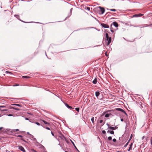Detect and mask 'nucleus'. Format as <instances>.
Returning a JSON list of instances; mask_svg holds the SVG:
<instances>
[{
    "instance_id": "f704fd0d",
    "label": "nucleus",
    "mask_w": 152,
    "mask_h": 152,
    "mask_svg": "<svg viewBox=\"0 0 152 152\" xmlns=\"http://www.w3.org/2000/svg\"><path fill=\"white\" fill-rule=\"evenodd\" d=\"M151 144L152 145V137H151Z\"/></svg>"
},
{
    "instance_id": "dca6fc26",
    "label": "nucleus",
    "mask_w": 152,
    "mask_h": 152,
    "mask_svg": "<svg viewBox=\"0 0 152 152\" xmlns=\"http://www.w3.org/2000/svg\"><path fill=\"white\" fill-rule=\"evenodd\" d=\"M99 94H100V93L99 92L96 91V92L95 95H96V96L97 97H98V96L99 95Z\"/></svg>"
},
{
    "instance_id": "c85d7f7f",
    "label": "nucleus",
    "mask_w": 152,
    "mask_h": 152,
    "mask_svg": "<svg viewBox=\"0 0 152 152\" xmlns=\"http://www.w3.org/2000/svg\"><path fill=\"white\" fill-rule=\"evenodd\" d=\"M108 140H112V137L110 136L109 137H108Z\"/></svg>"
},
{
    "instance_id": "c756f323",
    "label": "nucleus",
    "mask_w": 152,
    "mask_h": 152,
    "mask_svg": "<svg viewBox=\"0 0 152 152\" xmlns=\"http://www.w3.org/2000/svg\"><path fill=\"white\" fill-rule=\"evenodd\" d=\"M0 110H1V111H7L8 110L7 109H5L1 110V109H0Z\"/></svg>"
},
{
    "instance_id": "1a4fd4ad",
    "label": "nucleus",
    "mask_w": 152,
    "mask_h": 152,
    "mask_svg": "<svg viewBox=\"0 0 152 152\" xmlns=\"http://www.w3.org/2000/svg\"><path fill=\"white\" fill-rule=\"evenodd\" d=\"M5 131V129L3 127H0V133L4 132Z\"/></svg>"
},
{
    "instance_id": "393cba45",
    "label": "nucleus",
    "mask_w": 152,
    "mask_h": 152,
    "mask_svg": "<svg viewBox=\"0 0 152 152\" xmlns=\"http://www.w3.org/2000/svg\"><path fill=\"white\" fill-rule=\"evenodd\" d=\"M75 110H76L77 111H78V112H79V110H80V108H79V107H77V108H75Z\"/></svg>"
},
{
    "instance_id": "4468645a",
    "label": "nucleus",
    "mask_w": 152,
    "mask_h": 152,
    "mask_svg": "<svg viewBox=\"0 0 152 152\" xmlns=\"http://www.w3.org/2000/svg\"><path fill=\"white\" fill-rule=\"evenodd\" d=\"M97 82V80L96 78H95L93 81V83L94 84H96Z\"/></svg>"
},
{
    "instance_id": "a211bd4d",
    "label": "nucleus",
    "mask_w": 152,
    "mask_h": 152,
    "mask_svg": "<svg viewBox=\"0 0 152 152\" xmlns=\"http://www.w3.org/2000/svg\"><path fill=\"white\" fill-rule=\"evenodd\" d=\"M11 108L12 109H14L15 110H20V109H18V108H16V107H11Z\"/></svg>"
},
{
    "instance_id": "4be33fe9",
    "label": "nucleus",
    "mask_w": 152,
    "mask_h": 152,
    "mask_svg": "<svg viewBox=\"0 0 152 152\" xmlns=\"http://www.w3.org/2000/svg\"><path fill=\"white\" fill-rule=\"evenodd\" d=\"M22 77L24 78H30V77H29V76H23Z\"/></svg>"
},
{
    "instance_id": "cd10ccee",
    "label": "nucleus",
    "mask_w": 152,
    "mask_h": 152,
    "mask_svg": "<svg viewBox=\"0 0 152 152\" xmlns=\"http://www.w3.org/2000/svg\"><path fill=\"white\" fill-rule=\"evenodd\" d=\"M110 133L111 134H114V132L113 131H110Z\"/></svg>"
},
{
    "instance_id": "6e6552de",
    "label": "nucleus",
    "mask_w": 152,
    "mask_h": 152,
    "mask_svg": "<svg viewBox=\"0 0 152 152\" xmlns=\"http://www.w3.org/2000/svg\"><path fill=\"white\" fill-rule=\"evenodd\" d=\"M108 41V42L107 43V45H109L111 42V37H110L109 38H108V40H107Z\"/></svg>"
},
{
    "instance_id": "37998d69",
    "label": "nucleus",
    "mask_w": 152,
    "mask_h": 152,
    "mask_svg": "<svg viewBox=\"0 0 152 152\" xmlns=\"http://www.w3.org/2000/svg\"><path fill=\"white\" fill-rule=\"evenodd\" d=\"M124 113H125V114L126 116H127V114L126 113L125 111V112H124Z\"/></svg>"
},
{
    "instance_id": "9b49d317",
    "label": "nucleus",
    "mask_w": 152,
    "mask_h": 152,
    "mask_svg": "<svg viewBox=\"0 0 152 152\" xmlns=\"http://www.w3.org/2000/svg\"><path fill=\"white\" fill-rule=\"evenodd\" d=\"M113 24L114 26L115 27H118V23L116 22H114L113 23Z\"/></svg>"
},
{
    "instance_id": "7c9ffc66",
    "label": "nucleus",
    "mask_w": 152,
    "mask_h": 152,
    "mask_svg": "<svg viewBox=\"0 0 152 152\" xmlns=\"http://www.w3.org/2000/svg\"><path fill=\"white\" fill-rule=\"evenodd\" d=\"M102 132L103 134H105L106 133V132L105 130L102 131Z\"/></svg>"
},
{
    "instance_id": "412c9836",
    "label": "nucleus",
    "mask_w": 152,
    "mask_h": 152,
    "mask_svg": "<svg viewBox=\"0 0 152 152\" xmlns=\"http://www.w3.org/2000/svg\"><path fill=\"white\" fill-rule=\"evenodd\" d=\"M110 114H107V113L105 115V116L106 117H109V116H110Z\"/></svg>"
},
{
    "instance_id": "79ce46f5",
    "label": "nucleus",
    "mask_w": 152,
    "mask_h": 152,
    "mask_svg": "<svg viewBox=\"0 0 152 152\" xmlns=\"http://www.w3.org/2000/svg\"><path fill=\"white\" fill-rule=\"evenodd\" d=\"M110 28L112 29V24L111 25V26H110Z\"/></svg>"
},
{
    "instance_id": "a878e982",
    "label": "nucleus",
    "mask_w": 152,
    "mask_h": 152,
    "mask_svg": "<svg viewBox=\"0 0 152 152\" xmlns=\"http://www.w3.org/2000/svg\"><path fill=\"white\" fill-rule=\"evenodd\" d=\"M91 121H92L93 123H94V117H92L91 119Z\"/></svg>"
},
{
    "instance_id": "3c124183",
    "label": "nucleus",
    "mask_w": 152,
    "mask_h": 152,
    "mask_svg": "<svg viewBox=\"0 0 152 152\" xmlns=\"http://www.w3.org/2000/svg\"><path fill=\"white\" fill-rule=\"evenodd\" d=\"M26 120H28V118H26Z\"/></svg>"
},
{
    "instance_id": "423d86ee",
    "label": "nucleus",
    "mask_w": 152,
    "mask_h": 152,
    "mask_svg": "<svg viewBox=\"0 0 152 152\" xmlns=\"http://www.w3.org/2000/svg\"><path fill=\"white\" fill-rule=\"evenodd\" d=\"M59 137L63 140H66V137L62 134H61L60 136H59Z\"/></svg>"
},
{
    "instance_id": "39448f33",
    "label": "nucleus",
    "mask_w": 152,
    "mask_h": 152,
    "mask_svg": "<svg viewBox=\"0 0 152 152\" xmlns=\"http://www.w3.org/2000/svg\"><path fill=\"white\" fill-rule=\"evenodd\" d=\"M107 125L108 126L109 129L113 130H115V127L110 126V125L108 124H107Z\"/></svg>"
},
{
    "instance_id": "603ef678",
    "label": "nucleus",
    "mask_w": 152,
    "mask_h": 152,
    "mask_svg": "<svg viewBox=\"0 0 152 152\" xmlns=\"http://www.w3.org/2000/svg\"><path fill=\"white\" fill-rule=\"evenodd\" d=\"M65 152H67V151H65Z\"/></svg>"
},
{
    "instance_id": "f3484780",
    "label": "nucleus",
    "mask_w": 152,
    "mask_h": 152,
    "mask_svg": "<svg viewBox=\"0 0 152 152\" xmlns=\"http://www.w3.org/2000/svg\"><path fill=\"white\" fill-rule=\"evenodd\" d=\"M12 105H13V106H19V107H21L22 106V105L20 104H12Z\"/></svg>"
},
{
    "instance_id": "0eeeda50",
    "label": "nucleus",
    "mask_w": 152,
    "mask_h": 152,
    "mask_svg": "<svg viewBox=\"0 0 152 152\" xmlns=\"http://www.w3.org/2000/svg\"><path fill=\"white\" fill-rule=\"evenodd\" d=\"M42 121L44 122V123L45 124L47 125V126H50V124L48 122H46V121H44V120H42Z\"/></svg>"
},
{
    "instance_id": "a18cd8bd",
    "label": "nucleus",
    "mask_w": 152,
    "mask_h": 152,
    "mask_svg": "<svg viewBox=\"0 0 152 152\" xmlns=\"http://www.w3.org/2000/svg\"><path fill=\"white\" fill-rule=\"evenodd\" d=\"M72 142V144H73V145H74V146H75V148H76V146H75V144H74V143Z\"/></svg>"
},
{
    "instance_id": "8fccbe9b",
    "label": "nucleus",
    "mask_w": 152,
    "mask_h": 152,
    "mask_svg": "<svg viewBox=\"0 0 152 152\" xmlns=\"http://www.w3.org/2000/svg\"><path fill=\"white\" fill-rule=\"evenodd\" d=\"M121 121H123V119H121Z\"/></svg>"
},
{
    "instance_id": "bb28decb",
    "label": "nucleus",
    "mask_w": 152,
    "mask_h": 152,
    "mask_svg": "<svg viewBox=\"0 0 152 152\" xmlns=\"http://www.w3.org/2000/svg\"><path fill=\"white\" fill-rule=\"evenodd\" d=\"M86 9L88 10V11H89L90 10V8L89 7H87L86 8Z\"/></svg>"
},
{
    "instance_id": "20e7f679",
    "label": "nucleus",
    "mask_w": 152,
    "mask_h": 152,
    "mask_svg": "<svg viewBox=\"0 0 152 152\" xmlns=\"http://www.w3.org/2000/svg\"><path fill=\"white\" fill-rule=\"evenodd\" d=\"M143 15V14H140H140H135V15H133L132 16V18L135 17H140L141 16H142Z\"/></svg>"
},
{
    "instance_id": "72a5a7b5",
    "label": "nucleus",
    "mask_w": 152,
    "mask_h": 152,
    "mask_svg": "<svg viewBox=\"0 0 152 152\" xmlns=\"http://www.w3.org/2000/svg\"><path fill=\"white\" fill-rule=\"evenodd\" d=\"M35 123H36V124L37 125H38V126H39V125H40V124L39 123H38V122H37Z\"/></svg>"
},
{
    "instance_id": "a19ab883",
    "label": "nucleus",
    "mask_w": 152,
    "mask_h": 152,
    "mask_svg": "<svg viewBox=\"0 0 152 152\" xmlns=\"http://www.w3.org/2000/svg\"><path fill=\"white\" fill-rule=\"evenodd\" d=\"M110 31L112 32H114V31L112 29H111Z\"/></svg>"
},
{
    "instance_id": "49530a36",
    "label": "nucleus",
    "mask_w": 152,
    "mask_h": 152,
    "mask_svg": "<svg viewBox=\"0 0 152 152\" xmlns=\"http://www.w3.org/2000/svg\"><path fill=\"white\" fill-rule=\"evenodd\" d=\"M19 85L18 84H16V85H14V86H18Z\"/></svg>"
},
{
    "instance_id": "4c0bfd02",
    "label": "nucleus",
    "mask_w": 152,
    "mask_h": 152,
    "mask_svg": "<svg viewBox=\"0 0 152 152\" xmlns=\"http://www.w3.org/2000/svg\"><path fill=\"white\" fill-rule=\"evenodd\" d=\"M15 17H17H17H19V15H15Z\"/></svg>"
},
{
    "instance_id": "9d476101",
    "label": "nucleus",
    "mask_w": 152,
    "mask_h": 152,
    "mask_svg": "<svg viewBox=\"0 0 152 152\" xmlns=\"http://www.w3.org/2000/svg\"><path fill=\"white\" fill-rule=\"evenodd\" d=\"M116 110H118V111H121L123 113H124L125 112V111L124 110H123L122 109H121V108H116Z\"/></svg>"
},
{
    "instance_id": "473e14b6",
    "label": "nucleus",
    "mask_w": 152,
    "mask_h": 152,
    "mask_svg": "<svg viewBox=\"0 0 152 152\" xmlns=\"http://www.w3.org/2000/svg\"><path fill=\"white\" fill-rule=\"evenodd\" d=\"M6 107L5 106H0V107Z\"/></svg>"
},
{
    "instance_id": "c9c22d12",
    "label": "nucleus",
    "mask_w": 152,
    "mask_h": 152,
    "mask_svg": "<svg viewBox=\"0 0 152 152\" xmlns=\"http://www.w3.org/2000/svg\"><path fill=\"white\" fill-rule=\"evenodd\" d=\"M113 141L114 142H115L116 141V140L114 138V139H113Z\"/></svg>"
},
{
    "instance_id": "5701e85b",
    "label": "nucleus",
    "mask_w": 152,
    "mask_h": 152,
    "mask_svg": "<svg viewBox=\"0 0 152 152\" xmlns=\"http://www.w3.org/2000/svg\"><path fill=\"white\" fill-rule=\"evenodd\" d=\"M130 141H128L124 145V147H126L127 145H128V144L129 143V142Z\"/></svg>"
},
{
    "instance_id": "e433bc0d",
    "label": "nucleus",
    "mask_w": 152,
    "mask_h": 152,
    "mask_svg": "<svg viewBox=\"0 0 152 152\" xmlns=\"http://www.w3.org/2000/svg\"><path fill=\"white\" fill-rule=\"evenodd\" d=\"M103 122V120H101L99 121V123H101Z\"/></svg>"
},
{
    "instance_id": "7ed1b4c3",
    "label": "nucleus",
    "mask_w": 152,
    "mask_h": 152,
    "mask_svg": "<svg viewBox=\"0 0 152 152\" xmlns=\"http://www.w3.org/2000/svg\"><path fill=\"white\" fill-rule=\"evenodd\" d=\"M99 8L100 9V10L102 14H103L104 13L105 11V9H104L101 7H99Z\"/></svg>"
},
{
    "instance_id": "f257e3e1",
    "label": "nucleus",
    "mask_w": 152,
    "mask_h": 152,
    "mask_svg": "<svg viewBox=\"0 0 152 152\" xmlns=\"http://www.w3.org/2000/svg\"><path fill=\"white\" fill-rule=\"evenodd\" d=\"M101 26L104 28H109V26H108L107 24L105 23H101Z\"/></svg>"
},
{
    "instance_id": "ddd939ff",
    "label": "nucleus",
    "mask_w": 152,
    "mask_h": 152,
    "mask_svg": "<svg viewBox=\"0 0 152 152\" xmlns=\"http://www.w3.org/2000/svg\"><path fill=\"white\" fill-rule=\"evenodd\" d=\"M132 145H133V143H131V144L130 145V147L128 150V151H130L132 149Z\"/></svg>"
},
{
    "instance_id": "6ab92c4d",
    "label": "nucleus",
    "mask_w": 152,
    "mask_h": 152,
    "mask_svg": "<svg viewBox=\"0 0 152 152\" xmlns=\"http://www.w3.org/2000/svg\"><path fill=\"white\" fill-rule=\"evenodd\" d=\"M42 126L44 127V128H46V129H48V130H50V129L49 127H47V126Z\"/></svg>"
},
{
    "instance_id": "c03bdc74",
    "label": "nucleus",
    "mask_w": 152,
    "mask_h": 152,
    "mask_svg": "<svg viewBox=\"0 0 152 152\" xmlns=\"http://www.w3.org/2000/svg\"><path fill=\"white\" fill-rule=\"evenodd\" d=\"M8 116H12V115H11V114H10L8 115Z\"/></svg>"
},
{
    "instance_id": "f03ea898",
    "label": "nucleus",
    "mask_w": 152,
    "mask_h": 152,
    "mask_svg": "<svg viewBox=\"0 0 152 152\" xmlns=\"http://www.w3.org/2000/svg\"><path fill=\"white\" fill-rule=\"evenodd\" d=\"M18 149L21 151H23V152H26V151L24 149V148L22 146H18Z\"/></svg>"
},
{
    "instance_id": "58836bf2",
    "label": "nucleus",
    "mask_w": 152,
    "mask_h": 152,
    "mask_svg": "<svg viewBox=\"0 0 152 152\" xmlns=\"http://www.w3.org/2000/svg\"><path fill=\"white\" fill-rule=\"evenodd\" d=\"M51 133L52 135L53 136H54V134L52 132H51Z\"/></svg>"
},
{
    "instance_id": "aec40b11",
    "label": "nucleus",
    "mask_w": 152,
    "mask_h": 152,
    "mask_svg": "<svg viewBox=\"0 0 152 152\" xmlns=\"http://www.w3.org/2000/svg\"><path fill=\"white\" fill-rule=\"evenodd\" d=\"M106 37L107 39V40H108V38H109L108 36V34L107 33L106 34Z\"/></svg>"
},
{
    "instance_id": "b1692460",
    "label": "nucleus",
    "mask_w": 152,
    "mask_h": 152,
    "mask_svg": "<svg viewBox=\"0 0 152 152\" xmlns=\"http://www.w3.org/2000/svg\"><path fill=\"white\" fill-rule=\"evenodd\" d=\"M109 10H110L111 11H114L115 12L116 11V10L115 9H110Z\"/></svg>"
},
{
    "instance_id": "f8f14e48",
    "label": "nucleus",
    "mask_w": 152,
    "mask_h": 152,
    "mask_svg": "<svg viewBox=\"0 0 152 152\" xmlns=\"http://www.w3.org/2000/svg\"><path fill=\"white\" fill-rule=\"evenodd\" d=\"M17 137H21L22 138H21V140H23V141L25 142H26L25 140L23 138V137L22 136L20 135H19L17 136Z\"/></svg>"
},
{
    "instance_id": "2f4dec72",
    "label": "nucleus",
    "mask_w": 152,
    "mask_h": 152,
    "mask_svg": "<svg viewBox=\"0 0 152 152\" xmlns=\"http://www.w3.org/2000/svg\"><path fill=\"white\" fill-rule=\"evenodd\" d=\"M132 134H131V135L130 136V139H129V141H130V140H131V139L132 138Z\"/></svg>"
},
{
    "instance_id": "de8ad7c7",
    "label": "nucleus",
    "mask_w": 152,
    "mask_h": 152,
    "mask_svg": "<svg viewBox=\"0 0 152 152\" xmlns=\"http://www.w3.org/2000/svg\"><path fill=\"white\" fill-rule=\"evenodd\" d=\"M6 72H7V73H11L7 71Z\"/></svg>"
},
{
    "instance_id": "2eb2a0df",
    "label": "nucleus",
    "mask_w": 152,
    "mask_h": 152,
    "mask_svg": "<svg viewBox=\"0 0 152 152\" xmlns=\"http://www.w3.org/2000/svg\"><path fill=\"white\" fill-rule=\"evenodd\" d=\"M65 105L69 109H71L72 108V107L71 106H69L68 104L66 103L65 104Z\"/></svg>"
},
{
    "instance_id": "ea45409f",
    "label": "nucleus",
    "mask_w": 152,
    "mask_h": 152,
    "mask_svg": "<svg viewBox=\"0 0 152 152\" xmlns=\"http://www.w3.org/2000/svg\"><path fill=\"white\" fill-rule=\"evenodd\" d=\"M15 130V131H18L19 130V129H16Z\"/></svg>"
},
{
    "instance_id": "09e8293b",
    "label": "nucleus",
    "mask_w": 152,
    "mask_h": 152,
    "mask_svg": "<svg viewBox=\"0 0 152 152\" xmlns=\"http://www.w3.org/2000/svg\"><path fill=\"white\" fill-rule=\"evenodd\" d=\"M110 131L108 130V131H107V132H108H108L110 133Z\"/></svg>"
}]
</instances>
